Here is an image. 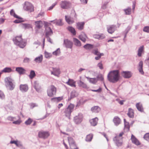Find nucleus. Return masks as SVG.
Returning a JSON list of instances; mask_svg holds the SVG:
<instances>
[{"instance_id":"f257e3e1","label":"nucleus","mask_w":149,"mask_h":149,"mask_svg":"<svg viewBox=\"0 0 149 149\" xmlns=\"http://www.w3.org/2000/svg\"><path fill=\"white\" fill-rule=\"evenodd\" d=\"M120 72L118 70H113L110 71L108 74L107 79L110 82L115 83L120 79Z\"/></svg>"},{"instance_id":"f03ea898","label":"nucleus","mask_w":149,"mask_h":149,"mask_svg":"<svg viewBox=\"0 0 149 149\" xmlns=\"http://www.w3.org/2000/svg\"><path fill=\"white\" fill-rule=\"evenodd\" d=\"M13 40L15 45L22 48H23L26 44V41L22 38L21 36H16L13 39Z\"/></svg>"},{"instance_id":"7ed1b4c3","label":"nucleus","mask_w":149,"mask_h":149,"mask_svg":"<svg viewBox=\"0 0 149 149\" xmlns=\"http://www.w3.org/2000/svg\"><path fill=\"white\" fill-rule=\"evenodd\" d=\"M124 133L123 132H121L119 135H116L113 139V140L116 145L118 147L121 146L123 144V135Z\"/></svg>"},{"instance_id":"20e7f679","label":"nucleus","mask_w":149,"mask_h":149,"mask_svg":"<svg viewBox=\"0 0 149 149\" xmlns=\"http://www.w3.org/2000/svg\"><path fill=\"white\" fill-rule=\"evenodd\" d=\"M74 105V104L70 103L68 107L64 109V113L65 117L69 119H70L71 113L73 111Z\"/></svg>"},{"instance_id":"39448f33","label":"nucleus","mask_w":149,"mask_h":149,"mask_svg":"<svg viewBox=\"0 0 149 149\" xmlns=\"http://www.w3.org/2000/svg\"><path fill=\"white\" fill-rule=\"evenodd\" d=\"M56 88L54 85L50 86L47 90V94L48 96L52 97L56 94Z\"/></svg>"},{"instance_id":"423d86ee","label":"nucleus","mask_w":149,"mask_h":149,"mask_svg":"<svg viewBox=\"0 0 149 149\" xmlns=\"http://www.w3.org/2000/svg\"><path fill=\"white\" fill-rule=\"evenodd\" d=\"M83 118V114L81 113H79L77 115L74 117L73 121L75 124L79 125L82 122Z\"/></svg>"},{"instance_id":"0eeeda50","label":"nucleus","mask_w":149,"mask_h":149,"mask_svg":"<svg viewBox=\"0 0 149 149\" xmlns=\"http://www.w3.org/2000/svg\"><path fill=\"white\" fill-rule=\"evenodd\" d=\"M24 8L25 10L30 12H31L34 10V7L31 3L27 1L25 2Z\"/></svg>"},{"instance_id":"6e6552de","label":"nucleus","mask_w":149,"mask_h":149,"mask_svg":"<svg viewBox=\"0 0 149 149\" xmlns=\"http://www.w3.org/2000/svg\"><path fill=\"white\" fill-rule=\"evenodd\" d=\"M61 7L63 9H68L71 7V4L66 1H62L60 4Z\"/></svg>"},{"instance_id":"1a4fd4ad","label":"nucleus","mask_w":149,"mask_h":149,"mask_svg":"<svg viewBox=\"0 0 149 149\" xmlns=\"http://www.w3.org/2000/svg\"><path fill=\"white\" fill-rule=\"evenodd\" d=\"M49 135V134L48 132L40 131L38 133V136L40 138L45 139L47 138Z\"/></svg>"},{"instance_id":"9d476101","label":"nucleus","mask_w":149,"mask_h":149,"mask_svg":"<svg viewBox=\"0 0 149 149\" xmlns=\"http://www.w3.org/2000/svg\"><path fill=\"white\" fill-rule=\"evenodd\" d=\"M92 53L94 55L97 56L95 57V59L96 60H99L101 57V56L104 55L103 53H100L98 52L97 49H95L93 50Z\"/></svg>"},{"instance_id":"9b49d317","label":"nucleus","mask_w":149,"mask_h":149,"mask_svg":"<svg viewBox=\"0 0 149 149\" xmlns=\"http://www.w3.org/2000/svg\"><path fill=\"white\" fill-rule=\"evenodd\" d=\"M63 45L67 48L71 49L73 46V43L68 39L64 40Z\"/></svg>"},{"instance_id":"f8f14e48","label":"nucleus","mask_w":149,"mask_h":149,"mask_svg":"<svg viewBox=\"0 0 149 149\" xmlns=\"http://www.w3.org/2000/svg\"><path fill=\"white\" fill-rule=\"evenodd\" d=\"M45 37H48L52 35L53 32L51 29L50 27H47L45 29Z\"/></svg>"},{"instance_id":"ddd939ff","label":"nucleus","mask_w":149,"mask_h":149,"mask_svg":"<svg viewBox=\"0 0 149 149\" xmlns=\"http://www.w3.org/2000/svg\"><path fill=\"white\" fill-rule=\"evenodd\" d=\"M116 29V26L115 25H110L107 27V31L109 33L112 34Z\"/></svg>"},{"instance_id":"4468645a","label":"nucleus","mask_w":149,"mask_h":149,"mask_svg":"<svg viewBox=\"0 0 149 149\" xmlns=\"http://www.w3.org/2000/svg\"><path fill=\"white\" fill-rule=\"evenodd\" d=\"M35 30L36 31H38L37 29H39L42 27L43 23L42 21H37L35 22Z\"/></svg>"},{"instance_id":"2eb2a0df","label":"nucleus","mask_w":149,"mask_h":149,"mask_svg":"<svg viewBox=\"0 0 149 149\" xmlns=\"http://www.w3.org/2000/svg\"><path fill=\"white\" fill-rule=\"evenodd\" d=\"M121 74L125 78H129L132 76L131 72L129 71H123L121 73Z\"/></svg>"},{"instance_id":"dca6fc26","label":"nucleus","mask_w":149,"mask_h":149,"mask_svg":"<svg viewBox=\"0 0 149 149\" xmlns=\"http://www.w3.org/2000/svg\"><path fill=\"white\" fill-rule=\"evenodd\" d=\"M20 90L22 92H25L28 90V87L26 84H21L19 86Z\"/></svg>"},{"instance_id":"f3484780","label":"nucleus","mask_w":149,"mask_h":149,"mask_svg":"<svg viewBox=\"0 0 149 149\" xmlns=\"http://www.w3.org/2000/svg\"><path fill=\"white\" fill-rule=\"evenodd\" d=\"M143 62L142 61H141L139 63V65L138 67V69L139 70V72L142 74H144V72L143 70Z\"/></svg>"},{"instance_id":"a211bd4d","label":"nucleus","mask_w":149,"mask_h":149,"mask_svg":"<svg viewBox=\"0 0 149 149\" xmlns=\"http://www.w3.org/2000/svg\"><path fill=\"white\" fill-rule=\"evenodd\" d=\"M98 120V118L97 117H95L90 120L89 122L91 125L94 126L97 125Z\"/></svg>"},{"instance_id":"6ab92c4d","label":"nucleus","mask_w":149,"mask_h":149,"mask_svg":"<svg viewBox=\"0 0 149 149\" xmlns=\"http://www.w3.org/2000/svg\"><path fill=\"white\" fill-rule=\"evenodd\" d=\"M131 140L133 143L136 145H139L140 144V143L137 139L135 138L134 136L132 134L131 136Z\"/></svg>"},{"instance_id":"aec40b11","label":"nucleus","mask_w":149,"mask_h":149,"mask_svg":"<svg viewBox=\"0 0 149 149\" xmlns=\"http://www.w3.org/2000/svg\"><path fill=\"white\" fill-rule=\"evenodd\" d=\"M86 77L90 83L93 84H95L98 81V79L96 78H91L87 77Z\"/></svg>"},{"instance_id":"412c9836","label":"nucleus","mask_w":149,"mask_h":149,"mask_svg":"<svg viewBox=\"0 0 149 149\" xmlns=\"http://www.w3.org/2000/svg\"><path fill=\"white\" fill-rule=\"evenodd\" d=\"M93 36L94 38L99 40L103 39L105 37V35L103 33H101L99 34H95Z\"/></svg>"},{"instance_id":"4be33fe9","label":"nucleus","mask_w":149,"mask_h":149,"mask_svg":"<svg viewBox=\"0 0 149 149\" xmlns=\"http://www.w3.org/2000/svg\"><path fill=\"white\" fill-rule=\"evenodd\" d=\"M113 122L115 125L118 126L121 122V120L118 117H115L113 119Z\"/></svg>"},{"instance_id":"5701e85b","label":"nucleus","mask_w":149,"mask_h":149,"mask_svg":"<svg viewBox=\"0 0 149 149\" xmlns=\"http://www.w3.org/2000/svg\"><path fill=\"white\" fill-rule=\"evenodd\" d=\"M77 84L80 87H81L85 89H87L88 88L86 84L82 81L81 80L78 81Z\"/></svg>"},{"instance_id":"b1692460","label":"nucleus","mask_w":149,"mask_h":149,"mask_svg":"<svg viewBox=\"0 0 149 149\" xmlns=\"http://www.w3.org/2000/svg\"><path fill=\"white\" fill-rule=\"evenodd\" d=\"M34 87L37 92H39L40 91L41 87L37 81H34Z\"/></svg>"},{"instance_id":"393cba45","label":"nucleus","mask_w":149,"mask_h":149,"mask_svg":"<svg viewBox=\"0 0 149 149\" xmlns=\"http://www.w3.org/2000/svg\"><path fill=\"white\" fill-rule=\"evenodd\" d=\"M79 39L84 42H86V39L87 38L86 35L84 33H82L79 35Z\"/></svg>"},{"instance_id":"a878e982","label":"nucleus","mask_w":149,"mask_h":149,"mask_svg":"<svg viewBox=\"0 0 149 149\" xmlns=\"http://www.w3.org/2000/svg\"><path fill=\"white\" fill-rule=\"evenodd\" d=\"M66 83L72 87H76L75 81L73 79H69L68 81L66 82Z\"/></svg>"},{"instance_id":"bb28decb","label":"nucleus","mask_w":149,"mask_h":149,"mask_svg":"<svg viewBox=\"0 0 149 149\" xmlns=\"http://www.w3.org/2000/svg\"><path fill=\"white\" fill-rule=\"evenodd\" d=\"M16 70L20 74H24L25 72V69L22 67H18L16 68Z\"/></svg>"},{"instance_id":"cd10ccee","label":"nucleus","mask_w":149,"mask_h":149,"mask_svg":"<svg viewBox=\"0 0 149 149\" xmlns=\"http://www.w3.org/2000/svg\"><path fill=\"white\" fill-rule=\"evenodd\" d=\"M65 19L66 22L69 24H71L74 22V20L70 16H68L65 15Z\"/></svg>"},{"instance_id":"c85d7f7f","label":"nucleus","mask_w":149,"mask_h":149,"mask_svg":"<svg viewBox=\"0 0 149 149\" xmlns=\"http://www.w3.org/2000/svg\"><path fill=\"white\" fill-rule=\"evenodd\" d=\"M53 71L51 72V74L56 76H58L60 74V70L58 68H53Z\"/></svg>"},{"instance_id":"c756f323","label":"nucleus","mask_w":149,"mask_h":149,"mask_svg":"<svg viewBox=\"0 0 149 149\" xmlns=\"http://www.w3.org/2000/svg\"><path fill=\"white\" fill-rule=\"evenodd\" d=\"M10 90H12L15 88V83L14 80L10 78Z\"/></svg>"},{"instance_id":"7c9ffc66","label":"nucleus","mask_w":149,"mask_h":149,"mask_svg":"<svg viewBox=\"0 0 149 149\" xmlns=\"http://www.w3.org/2000/svg\"><path fill=\"white\" fill-rule=\"evenodd\" d=\"M124 130L127 132L129 131L130 128L129 123L126 121L125 119H124Z\"/></svg>"},{"instance_id":"2f4dec72","label":"nucleus","mask_w":149,"mask_h":149,"mask_svg":"<svg viewBox=\"0 0 149 149\" xmlns=\"http://www.w3.org/2000/svg\"><path fill=\"white\" fill-rule=\"evenodd\" d=\"M42 55H41L40 56L36 57L34 59V61L36 63H40L42 61Z\"/></svg>"},{"instance_id":"473e14b6","label":"nucleus","mask_w":149,"mask_h":149,"mask_svg":"<svg viewBox=\"0 0 149 149\" xmlns=\"http://www.w3.org/2000/svg\"><path fill=\"white\" fill-rule=\"evenodd\" d=\"M144 52L143 46H141L139 48L138 50L137 55L139 57H141L142 56V54Z\"/></svg>"},{"instance_id":"72a5a7b5","label":"nucleus","mask_w":149,"mask_h":149,"mask_svg":"<svg viewBox=\"0 0 149 149\" xmlns=\"http://www.w3.org/2000/svg\"><path fill=\"white\" fill-rule=\"evenodd\" d=\"M73 42L74 45L77 47H80L81 45V42L76 38H73Z\"/></svg>"},{"instance_id":"f704fd0d","label":"nucleus","mask_w":149,"mask_h":149,"mask_svg":"<svg viewBox=\"0 0 149 149\" xmlns=\"http://www.w3.org/2000/svg\"><path fill=\"white\" fill-rule=\"evenodd\" d=\"M136 106L138 111L141 112L143 111V109L142 105L141 103H137L136 105Z\"/></svg>"},{"instance_id":"c9c22d12","label":"nucleus","mask_w":149,"mask_h":149,"mask_svg":"<svg viewBox=\"0 0 149 149\" xmlns=\"http://www.w3.org/2000/svg\"><path fill=\"white\" fill-rule=\"evenodd\" d=\"M91 110L93 112L97 113L100 111V108L98 106H95L91 108Z\"/></svg>"},{"instance_id":"e433bc0d","label":"nucleus","mask_w":149,"mask_h":149,"mask_svg":"<svg viewBox=\"0 0 149 149\" xmlns=\"http://www.w3.org/2000/svg\"><path fill=\"white\" fill-rule=\"evenodd\" d=\"M134 113L133 110L131 108L128 109V112L127 115L130 118H133L134 117Z\"/></svg>"},{"instance_id":"4c0bfd02","label":"nucleus","mask_w":149,"mask_h":149,"mask_svg":"<svg viewBox=\"0 0 149 149\" xmlns=\"http://www.w3.org/2000/svg\"><path fill=\"white\" fill-rule=\"evenodd\" d=\"M10 15H11L13 16L14 18H17L18 19H21V18L18 15H17L15 13V11L13 9L11 10L10 11Z\"/></svg>"},{"instance_id":"58836bf2","label":"nucleus","mask_w":149,"mask_h":149,"mask_svg":"<svg viewBox=\"0 0 149 149\" xmlns=\"http://www.w3.org/2000/svg\"><path fill=\"white\" fill-rule=\"evenodd\" d=\"M68 140L70 146H71L72 145H73V146H76V145L74 141L73 138L71 137H68Z\"/></svg>"},{"instance_id":"ea45409f","label":"nucleus","mask_w":149,"mask_h":149,"mask_svg":"<svg viewBox=\"0 0 149 149\" xmlns=\"http://www.w3.org/2000/svg\"><path fill=\"white\" fill-rule=\"evenodd\" d=\"M77 27L79 30H81L83 29L84 23V22H79L77 23Z\"/></svg>"},{"instance_id":"a19ab883","label":"nucleus","mask_w":149,"mask_h":149,"mask_svg":"<svg viewBox=\"0 0 149 149\" xmlns=\"http://www.w3.org/2000/svg\"><path fill=\"white\" fill-rule=\"evenodd\" d=\"M22 25L23 28L25 29L32 28L31 25L30 24L24 23L22 24Z\"/></svg>"},{"instance_id":"79ce46f5","label":"nucleus","mask_w":149,"mask_h":149,"mask_svg":"<svg viewBox=\"0 0 149 149\" xmlns=\"http://www.w3.org/2000/svg\"><path fill=\"white\" fill-rule=\"evenodd\" d=\"M68 30L71 32L73 35H75L76 34V31L75 29L72 26H69L68 28Z\"/></svg>"},{"instance_id":"37998d69","label":"nucleus","mask_w":149,"mask_h":149,"mask_svg":"<svg viewBox=\"0 0 149 149\" xmlns=\"http://www.w3.org/2000/svg\"><path fill=\"white\" fill-rule=\"evenodd\" d=\"M61 53L60 50L59 48H58L56 50L52 52V54L56 56H59Z\"/></svg>"},{"instance_id":"c03bdc74","label":"nucleus","mask_w":149,"mask_h":149,"mask_svg":"<svg viewBox=\"0 0 149 149\" xmlns=\"http://www.w3.org/2000/svg\"><path fill=\"white\" fill-rule=\"evenodd\" d=\"M84 48L86 49H91L93 48V45L89 44H86L83 47Z\"/></svg>"},{"instance_id":"a18cd8bd","label":"nucleus","mask_w":149,"mask_h":149,"mask_svg":"<svg viewBox=\"0 0 149 149\" xmlns=\"http://www.w3.org/2000/svg\"><path fill=\"white\" fill-rule=\"evenodd\" d=\"M123 10L125 13V14L126 15H129L130 14L131 12V8L130 7H128L126 9H125Z\"/></svg>"},{"instance_id":"49530a36","label":"nucleus","mask_w":149,"mask_h":149,"mask_svg":"<svg viewBox=\"0 0 149 149\" xmlns=\"http://www.w3.org/2000/svg\"><path fill=\"white\" fill-rule=\"evenodd\" d=\"M93 138V135L92 134H89L87 135L86 138V141H91Z\"/></svg>"},{"instance_id":"de8ad7c7","label":"nucleus","mask_w":149,"mask_h":149,"mask_svg":"<svg viewBox=\"0 0 149 149\" xmlns=\"http://www.w3.org/2000/svg\"><path fill=\"white\" fill-rule=\"evenodd\" d=\"M52 54L51 53H49L47 52H45V57L47 58H49L52 57Z\"/></svg>"},{"instance_id":"09e8293b","label":"nucleus","mask_w":149,"mask_h":149,"mask_svg":"<svg viewBox=\"0 0 149 149\" xmlns=\"http://www.w3.org/2000/svg\"><path fill=\"white\" fill-rule=\"evenodd\" d=\"M36 75V74L35 71L34 70H32L30 72L29 77L30 78L32 79Z\"/></svg>"},{"instance_id":"8fccbe9b","label":"nucleus","mask_w":149,"mask_h":149,"mask_svg":"<svg viewBox=\"0 0 149 149\" xmlns=\"http://www.w3.org/2000/svg\"><path fill=\"white\" fill-rule=\"evenodd\" d=\"M76 96V93L75 91H72L70 94V98H69L68 100H70L71 98L75 97Z\"/></svg>"},{"instance_id":"3c124183","label":"nucleus","mask_w":149,"mask_h":149,"mask_svg":"<svg viewBox=\"0 0 149 149\" xmlns=\"http://www.w3.org/2000/svg\"><path fill=\"white\" fill-rule=\"evenodd\" d=\"M143 138L145 140L149 142V133L145 134L144 135Z\"/></svg>"},{"instance_id":"603ef678","label":"nucleus","mask_w":149,"mask_h":149,"mask_svg":"<svg viewBox=\"0 0 149 149\" xmlns=\"http://www.w3.org/2000/svg\"><path fill=\"white\" fill-rule=\"evenodd\" d=\"M32 121V119L30 118H29L27 120L25 121V123L26 125H29L31 123Z\"/></svg>"},{"instance_id":"864d4df0","label":"nucleus","mask_w":149,"mask_h":149,"mask_svg":"<svg viewBox=\"0 0 149 149\" xmlns=\"http://www.w3.org/2000/svg\"><path fill=\"white\" fill-rule=\"evenodd\" d=\"M5 85L8 86L9 85V78L8 77H6L5 79H4Z\"/></svg>"},{"instance_id":"5fc2aeb1","label":"nucleus","mask_w":149,"mask_h":149,"mask_svg":"<svg viewBox=\"0 0 149 149\" xmlns=\"http://www.w3.org/2000/svg\"><path fill=\"white\" fill-rule=\"evenodd\" d=\"M29 105L31 109H33L34 107L38 106V105L36 103H30L29 104Z\"/></svg>"},{"instance_id":"6e6d98bb","label":"nucleus","mask_w":149,"mask_h":149,"mask_svg":"<svg viewBox=\"0 0 149 149\" xmlns=\"http://www.w3.org/2000/svg\"><path fill=\"white\" fill-rule=\"evenodd\" d=\"M63 99V98L61 97H54L53 98H52L51 99V100H54L55 101H60V100H62Z\"/></svg>"},{"instance_id":"4d7b16f0","label":"nucleus","mask_w":149,"mask_h":149,"mask_svg":"<svg viewBox=\"0 0 149 149\" xmlns=\"http://www.w3.org/2000/svg\"><path fill=\"white\" fill-rule=\"evenodd\" d=\"M63 24L62 22V19H59L57 20L56 22V25L58 26H62L63 25Z\"/></svg>"},{"instance_id":"13d9d810","label":"nucleus","mask_w":149,"mask_h":149,"mask_svg":"<svg viewBox=\"0 0 149 149\" xmlns=\"http://www.w3.org/2000/svg\"><path fill=\"white\" fill-rule=\"evenodd\" d=\"M9 72V68H4L1 72L2 73L3 72Z\"/></svg>"},{"instance_id":"bf43d9fd","label":"nucleus","mask_w":149,"mask_h":149,"mask_svg":"<svg viewBox=\"0 0 149 149\" xmlns=\"http://www.w3.org/2000/svg\"><path fill=\"white\" fill-rule=\"evenodd\" d=\"M57 2H55L54 3H53L52 6H51L49 7L48 9V10H52L53 8L57 4Z\"/></svg>"},{"instance_id":"052dcab7","label":"nucleus","mask_w":149,"mask_h":149,"mask_svg":"<svg viewBox=\"0 0 149 149\" xmlns=\"http://www.w3.org/2000/svg\"><path fill=\"white\" fill-rule=\"evenodd\" d=\"M10 143L11 144H15L17 146H19V144L17 143V141H11L10 142Z\"/></svg>"},{"instance_id":"680f3d73","label":"nucleus","mask_w":149,"mask_h":149,"mask_svg":"<svg viewBox=\"0 0 149 149\" xmlns=\"http://www.w3.org/2000/svg\"><path fill=\"white\" fill-rule=\"evenodd\" d=\"M21 122L22 121L21 120H18L13 122V124L19 125L21 123Z\"/></svg>"},{"instance_id":"e2e57ef3","label":"nucleus","mask_w":149,"mask_h":149,"mask_svg":"<svg viewBox=\"0 0 149 149\" xmlns=\"http://www.w3.org/2000/svg\"><path fill=\"white\" fill-rule=\"evenodd\" d=\"M108 3V2H105L102 5V8L103 9H105L107 8V5Z\"/></svg>"},{"instance_id":"0e129e2a","label":"nucleus","mask_w":149,"mask_h":149,"mask_svg":"<svg viewBox=\"0 0 149 149\" xmlns=\"http://www.w3.org/2000/svg\"><path fill=\"white\" fill-rule=\"evenodd\" d=\"M131 28V26H128L125 29V32L126 33V34H127L129 31L130 30Z\"/></svg>"},{"instance_id":"69168bd1","label":"nucleus","mask_w":149,"mask_h":149,"mask_svg":"<svg viewBox=\"0 0 149 149\" xmlns=\"http://www.w3.org/2000/svg\"><path fill=\"white\" fill-rule=\"evenodd\" d=\"M22 19H16L13 21V22L15 23H21L23 22V21L22 20Z\"/></svg>"},{"instance_id":"338daca9","label":"nucleus","mask_w":149,"mask_h":149,"mask_svg":"<svg viewBox=\"0 0 149 149\" xmlns=\"http://www.w3.org/2000/svg\"><path fill=\"white\" fill-rule=\"evenodd\" d=\"M143 31L144 32L149 33V26H146L143 29Z\"/></svg>"},{"instance_id":"774afa93","label":"nucleus","mask_w":149,"mask_h":149,"mask_svg":"<svg viewBox=\"0 0 149 149\" xmlns=\"http://www.w3.org/2000/svg\"><path fill=\"white\" fill-rule=\"evenodd\" d=\"M96 78H97L98 80H100L101 81H103L104 80L103 77L101 75H98Z\"/></svg>"}]
</instances>
